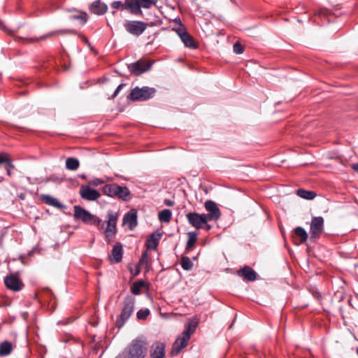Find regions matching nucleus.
Here are the masks:
<instances>
[{"label":"nucleus","mask_w":358,"mask_h":358,"mask_svg":"<svg viewBox=\"0 0 358 358\" xmlns=\"http://www.w3.org/2000/svg\"><path fill=\"white\" fill-rule=\"evenodd\" d=\"M204 206L206 210L208 212V214H206V215L208 217L207 219L208 221H216L220 217V210L214 201L208 200L205 202Z\"/></svg>","instance_id":"10"},{"label":"nucleus","mask_w":358,"mask_h":358,"mask_svg":"<svg viewBox=\"0 0 358 358\" xmlns=\"http://www.w3.org/2000/svg\"><path fill=\"white\" fill-rule=\"evenodd\" d=\"M297 195L306 199H313L315 197L316 194L313 191H308L303 189L297 190Z\"/></svg>","instance_id":"28"},{"label":"nucleus","mask_w":358,"mask_h":358,"mask_svg":"<svg viewBox=\"0 0 358 358\" xmlns=\"http://www.w3.org/2000/svg\"><path fill=\"white\" fill-rule=\"evenodd\" d=\"M111 6L115 9H124V3L120 1H115L111 3Z\"/></svg>","instance_id":"42"},{"label":"nucleus","mask_w":358,"mask_h":358,"mask_svg":"<svg viewBox=\"0 0 358 358\" xmlns=\"http://www.w3.org/2000/svg\"><path fill=\"white\" fill-rule=\"evenodd\" d=\"M4 180L3 176H0V182H1Z\"/></svg>","instance_id":"48"},{"label":"nucleus","mask_w":358,"mask_h":358,"mask_svg":"<svg viewBox=\"0 0 358 358\" xmlns=\"http://www.w3.org/2000/svg\"><path fill=\"white\" fill-rule=\"evenodd\" d=\"M150 312L148 309L140 310L139 311L137 312L136 315L138 319L139 320H145L146 317L150 314Z\"/></svg>","instance_id":"38"},{"label":"nucleus","mask_w":358,"mask_h":358,"mask_svg":"<svg viewBox=\"0 0 358 358\" xmlns=\"http://www.w3.org/2000/svg\"><path fill=\"white\" fill-rule=\"evenodd\" d=\"M73 216L76 220H80L85 224L96 225L99 229L103 228V224L98 217L91 214L82 207L75 206L73 207Z\"/></svg>","instance_id":"2"},{"label":"nucleus","mask_w":358,"mask_h":358,"mask_svg":"<svg viewBox=\"0 0 358 358\" xmlns=\"http://www.w3.org/2000/svg\"><path fill=\"white\" fill-rule=\"evenodd\" d=\"M135 299L132 296H127L124 301L123 308L119 317L116 321L117 326L120 328L124 322L130 317L134 309Z\"/></svg>","instance_id":"4"},{"label":"nucleus","mask_w":358,"mask_h":358,"mask_svg":"<svg viewBox=\"0 0 358 358\" xmlns=\"http://www.w3.org/2000/svg\"><path fill=\"white\" fill-rule=\"evenodd\" d=\"M117 220V215L110 213L108 214V220L107 222V227L104 231L108 238L113 237L116 231V223Z\"/></svg>","instance_id":"14"},{"label":"nucleus","mask_w":358,"mask_h":358,"mask_svg":"<svg viewBox=\"0 0 358 358\" xmlns=\"http://www.w3.org/2000/svg\"><path fill=\"white\" fill-rule=\"evenodd\" d=\"M41 200L46 204L56 207L57 208H64V206L56 199L48 194H42Z\"/></svg>","instance_id":"20"},{"label":"nucleus","mask_w":358,"mask_h":358,"mask_svg":"<svg viewBox=\"0 0 358 358\" xmlns=\"http://www.w3.org/2000/svg\"><path fill=\"white\" fill-rule=\"evenodd\" d=\"M12 344L8 341H4L0 344V356L8 355L12 351Z\"/></svg>","instance_id":"26"},{"label":"nucleus","mask_w":358,"mask_h":358,"mask_svg":"<svg viewBox=\"0 0 358 358\" xmlns=\"http://www.w3.org/2000/svg\"><path fill=\"white\" fill-rule=\"evenodd\" d=\"M357 354H358V349H357Z\"/></svg>","instance_id":"50"},{"label":"nucleus","mask_w":358,"mask_h":358,"mask_svg":"<svg viewBox=\"0 0 358 358\" xmlns=\"http://www.w3.org/2000/svg\"><path fill=\"white\" fill-rule=\"evenodd\" d=\"M123 224L128 226L129 229L132 230L137 225L136 213L134 211L127 213L123 218Z\"/></svg>","instance_id":"17"},{"label":"nucleus","mask_w":358,"mask_h":358,"mask_svg":"<svg viewBox=\"0 0 358 358\" xmlns=\"http://www.w3.org/2000/svg\"><path fill=\"white\" fill-rule=\"evenodd\" d=\"M197 239V234L194 232L188 233V241L187 243V247L188 248H192Z\"/></svg>","instance_id":"35"},{"label":"nucleus","mask_w":358,"mask_h":358,"mask_svg":"<svg viewBox=\"0 0 358 358\" xmlns=\"http://www.w3.org/2000/svg\"><path fill=\"white\" fill-rule=\"evenodd\" d=\"M190 339L188 334L186 333H182L177 339L175 341L172 345L171 354L174 356L178 355L183 348H185Z\"/></svg>","instance_id":"8"},{"label":"nucleus","mask_w":358,"mask_h":358,"mask_svg":"<svg viewBox=\"0 0 358 358\" xmlns=\"http://www.w3.org/2000/svg\"><path fill=\"white\" fill-rule=\"evenodd\" d=\"M352 169L358 172V164H355L352 165Z\"/></svg>","instance_id":"46"},{"label":"nucleus","mask_w":358,"mask_h":358,"mask_svg":"<svg viewBox=\"0 0 358 358\" xmlns=\"http://www.w3.org/2000/svg\"><path fill=\"white\" fill-rule=\"evenodd\" d=\"M124 28L131 34L139 36L146 29L147 24L142 21H128Z\"/></svg>","instance_id":"7"},{"label":"nucleus","mask_w":358,"mask_h":358,"mask_svg":"<svg viewBox=\"0 0 358 358\" xmlns=\"http://www.w3.org/2000/svg\"><path fill=\"white\" fill-rule=\"evenodd\" d=\"M141 266H145V267H148V259H147V252L145 251L140 260H139V263H138V267H141Z\"/></svg>","instance_id":"39"},{"label":"nucleus","mask_w":358,"mask_h":358,"mask_svg":"<svg viewBox=\"0 0 358 358\" xmlns=\"http://www.w3.org/2000/svg\"><path fill=\"white\" fill-rule=\"evenodd\" d=\"M14 167L15 166H14L13 163H12V166H8V162H6L4 164V168H5L6 171V173H7L8 176H10L12 175L10 169H14Z\"/></svg>","instance_id":"43"},{"label":"nucleus","mask_w":358,"mask_h":358,"mask_svg":"<svg viewBox=\"0 0 358 358\" xmlns=\"http://www.w3.org/2000/svg\"><path fill=\"white\" fill-rule=\"evenodd\" d=\"M65 33H74V31L73 30H60V31H52V32H50L46 35H44L41 37H40L39 38H29V43H34V42H36L38 41L39 39H45L48 37H51V36H55V35H59V34H65Z\"/></svg>","instance_id":"24"},{"label":"nucleus","mask_w":358,"mask_h":358,"mask_svg":"<svg viewBox=\"0 0 358 358\" xmlns=\"http://www.w3.org/2000/svg\"><path fill=\"white\" fill-rule=\"evenodd\" d=\"M176 32L186 47L189 48H197V45L193 37L186 31L185 29L182 25L176 29Z\"/></svg>","instance_id":"11"},{"label":"nucleus","mask_w":358,"mask_h":358,"mask_svg":"<svg viewBox=\"0 0 358 358\" xmlns=\"http://www.w3.org/2000/svg\"><path fill=\"white\" fill-rule=\"evenodd\" d=\"M138 3L140 5L139 9H141V8L148 9L155 5L157 3V0H138Z\"/></svg>","instance_id":"33"},{"label":"nucleus","mask_w":358,"mask_h":358,"mask_svg":"<svg viewBox=\"0 0 358 358\" xmlns=\"http://www.w3.org/2000/svg\"><path fill=\"white\" fill-rule=\"evenodd\" d=\"M111 256H112L113 260L115 263H118L122 260V247L120 243H117L114 245V247L112 250Z\"/></svg>","instance_id":"22"},{"label":"nucleus","mask_w":358,"mask_h":358,"mask_svg":"<svg viewBox=\"0 0 358 358\" xmlns=\"http://www.w3.org/2000/svg\"><path fill=\"white\" fill-rule=\"evenodd\" d=\"M324 228V220L322 217H313L310 222V238H316L322 234Z\"/></svg>","instance_id":"9"},{"label":"nucleus","mask_w":358,"mask_h":358,"mask_svg":"<svg viewBox=\"0 0 358 358\" xmlns=\"http://www.w3.org/2000/svg\"><path fill=\"white\" fill-rule=\"evenodd\" d=\"M152 65L151 61L139 59L129 65V69L135 76H139L150 69Z\"/></svg>","instance_id":"6"},{"label":"nucleus","mask_w":358,"mask_h":358,"mask_svg":"<svg viewBox=\"0 0 358 358\" xmlns=\"http://www.w3.org/2000/svg\"><path fill=\"white\" fill-rule=\"evenodd\" d=\"M104 183V181L99 178H94L88 182V185L90 186H99Z\"/></svg>","instance_id":"40"},{"label":"nucleus","mask_w":358,"mask_h":358,"mask_svg":"<svg viewBox=\"0 0 358 358\" xmlns=\"http://www.w3.org/2000/svg\"><path fill=\"white\" fill-rule=\"evenodd\" d=\"M165 345L162 343H157L152 346L150 358H164Z\"/></svg>","instance_id":"19"},{"label":"nucleus","mask_w":358,"mask_h":358,"mask_svg":"<svg viewBox=\"0 0 358 358\" xmlns=\"http://www.w3.org/2000/svg\"><path fill=\"white\" fill-rule=\"evenodd\" d=\"M155 92V89L152 87H143L139 88L136 87L131 91L127 99L132 101H145L152 97Z\"/></svg>","instance_id":"3"},{"label":"nucleus","mask_w":358,"mask_h":358,"mask_svg":"<svg viewBox=\"0 0 358 358\" xmlns=\"http://www.w3.org/2000/svg\"><path fill=\"white\" fill-rule=\"evenodd\" d=\"M138 0H125L124 1V9L129 10L131 14L134 15H141L142 10L139 9Z\"/></svg>","instance_id":"16"},{"label":"nucleus","mask_w":358,"mask_h":358,"mask_svg":"<svg viewBox=\"0 0 358 358\" xmlns=\"http://www.w3.org/2000/svg\"><path fill=\"white\" fill-rule=\"evenodd\" d=\"M234 52L236 54H241L243 52L244 47L240 43H236L233 47Z\"/></svg>","instance_id":"41"},{"label":"nucleus","mask_w":358,"mask_h":358,"mask_svg":"<svg viewBox=\"0 0 358 358\" xmlns=\"http://www.w3.org/2000/svg\"><path fill=\"white\" fill-rule=\"evenodd\" d=\"M124 84H120L117 87V89L115 90L114 94H113L112 96V98L114 99L117 94L118 93L120 92V91L124 87Z\"/></svg>","instance_id":"44"},{"label":"nucleus","mask_w":358,"mask_h":358,"mask_svg":"<svg viewBox=\"0 0 358 358\" xmlns=\"http://www.w3.org/2000/svg\"><path fill=\"white\" fill-rule=\"evenodd\" d=\"M162 234L160 233H153L148 239L146 246L149 249L156 250L161 238Z\"/></svg>","instance_id":"21"},{"label":"nucleus","mask_w":358,"mask_h":358,"mask_svg":"<svg viewBox=\"0 0 358 358\" xmlns=\"http://www.w3.org/2000/svg\"><path fill=\"white\" fill-rule=\"evenodd\" d=\"M82 38H83V41H85L86 43L88 42L87 39L85 37L83 36V37H82Z\"/></svg>","instance_id":"47"},{"label":"nucleus","mask_w":358,"mask_h":358,"mask_svg":"<svg viewBox=\"0 0 358 358\" xmlns=\"http://www.w3.org/2000/svg\"><path fill=\"white\" fill-rule=\"evenodd\" d=\"M294 233L296 236L300 238L301 243H304L305 241H306L308 238V234L303 228L301 227H297L294 229Z\"/></svg>","instance_id":"29"},{"label":"nucleus","mask_w":358,"mask_h":358,"mask_svg":"<svg viewBox=\"0 0 358 358\" xmlns=\"http://www.w3.org/2000/svg\"><path fill=\"white\" fill-rule=\"evenodd\" d=\"M117 189H119V185L113 183L105 185L103 188V192L109 196L114 197L117 195Z\"/></svg>","instance_id":"23"},{"label":"nucleus","mask_w":358,"mask_h":358,"mask_svg":"<svg viewBox=\"0 0 358 358\" xmlns=\"http://www.w3.org/2000/svg\"><path fill=\"white\" fill-rule=\"evenodd\" d=\"M79 161L73 157H69L66 160V169L75 171L79 167Z\"/></svg>","instance_id":"27"},{"label":"nucleus","mask_w":358,"mask_h":358,"mask_svg":"<svg viewBox=\"0 0 358 358\" xmlns=\"http://www.w3.org/2000/svg\"><path fill=\"white\" fill-rule=\"evenodd\" d=\"M148 353V343L143 338L134 339L116 358H145Z\"/></svg>","instance_id":"1"},{"label":"nucleus","mask_w":358,"mask_h":358,"mask_svg":"<svg viewBox=\"0 0 358 358\" xmlns=\"http://www.w3.org/2000/svg\"><path fill=\"white\" fill-rule=\"evenodd\" d=\"M238 275L248 281H254L257 278L256 272L249 266H245L238 271Z\"/></svg>","instance_id":"18"},{"label":"nucleus","mask_w":358,"mask_h":358,"mask_svg":"<svg viewBox=\"0 0 358 358\" xmlns=\"http://www.w3.org/2000/svg\"><path fill=\"white\" fill-rule=\"evenodd\" d=\"M139 272H140V269L138 268H137L135 275H137Z\"/></svg>","instance_id":"49"},{"label":"nucleus","mask_w":358,"mask_h":358,"mask_svg":"<svg viewBox=\"0 0 358 358\" xmlns=\"http://www.w3.org/2000/svg\"><path fill=\"white\" fill-rule=\"evenodd\" d=\"M71 19L80 20L81 24H84L88 20V15L85 12H80L78 15H73Z\"/></svg>","instance_id":"36"},{"label":"nucleus","mask_w":358,"mask_h":358,"mask_svg":"<svg viewBox=\"0 0 358 358\" xmlns=\"http://www.w3.org/2000/svg\"><path fill=\"white\" fill-rule=\"evenodd\" d=\"M4 283L8 289L15 292L21 290L24 285L20 278L13 274L5 278Z\"/></svg>","instance_id":"13"},{"label":"nucleus","mask_w":358,"mask_h":358,"mask_svg":"<svg viewBox=\"0 0 358 358\" xmlns=\"http://www.w3.org/2000/svg\"><path fill=\"white\" fill-rule=\"evenodd\" d=\"M187 218L189 223L196 229H201L206 227V230H210V226L207 223L208 220L206 214H199L196 213H189L187 214Z\"/></svg>","instance_id":"5"},{"label":"nucleus","mask_w":358,"mask_h":358,"mask_svg":"<svg viewBox=\"0 0 358 358\" xmlns=\"http://www.w3.org/2000/svg\"><path fill=\"white\" fill-rule=\"evenodd\" d=\"M145 285V282L143 280L135 282L131 287L132 294L138 295L141 293V289Z\"/></svg>","instance_id":"30"},{"label":"nucleus","mask_w":358,"mask_h":358,"mask_svg":"<svg viewBox=\"0 0 358 358\" xmlns=\"http://www.w3.org/2000/svg\"><path fill=\"white\" fill-rule=\"evenodd\" d=\"M79 193L80 196L87 201H95L101 196L97 190L92 189L89 185H82Z\"/></svg>","instance_id":"12"},{"label":"nucleus","mask_w":358,"mask_h":358,"mask_svg":"<svg viewBox=\"0 0 358 358\" xmlns=\"http://www.w3.org/2000/svg\"><path fill=\"white\" fill-rule=\"evenodd\" d=\"M181 266L184 270L189 271L192 269L193 264L187 257H182L180 262Z\"/></svg>","instance_id":"34"},{"label":"nucleus","mask_w":358,"mask_h":358,"mask_svg":"<svg viewBox=\"0 0 358 358\" xmlns=\"http://www.w3.org/2000/svg\"><path fill=\"white\" fill-rule=\"evenodd\" d=\"M129 194V191L126 187L119 185V189L117 190L116 197L126 200Z\"/></svg>","instance_id":"31"},{"label":"nucleus","mask_w":358,"mask_h":358,"mask_svg":"<svg viewBox=\"0 0 358 358\" xmlns=\"http://www.w3.org/2000/svg\"><path fill=\"white\" fill-rule=\"evenodd\" d=\"M6 162H8L9 166H12V161L10 155L7 152H0V165H4Z\"/></svg>","instance_id":"37"},{"label":"nucleus","mask_w":358,"mask_h":358,"mask_svg":"<svg viewBox=\"0 0 358 358\" xmlns=\"http://www.w3.org/2000/svg\"><path fill=\"white\" fill-rule=\"evenodd\" d=\"M197 326V322L191 320L187 324L186 329L183 331L182 333H186L188 334L189 337L194 332L196 327Z\"/></svg>","instance_id":"32"},{"label":"nucleus","mask_w":358,"mask_h":358,"mask_svg":"<svg viewBox=\"0 0 358 358\" xmlns=\"http://www.w3.org/2000/svg\"><path fill=\"white\" fill-rule=\"evenodd\" d=\"M172 217V213L169 209H164L158 213V218L160 222L168 223Z\"/></svg>","instance_id":"25"},{"label":"nucleus","mask_w":358,"mask_h":358,"mask_svg":"<svg viewBox=\"0 0 358 358\" xmlns=\"http://www.w3.org/2000/svg\"><path fill=\"white\" fill-rule=\"evenodd\" d=\"M164 203L167 206H173L174 205V201L170 199H165Z\"/></svg>","instance_id":"45"},{"label":"nucleus","mask_w":358,"mask_h":358,"mask_svg":"<svg viewBox=\"0 0 358 358\" xmlns=\"http://www.w3.org/2000/svg\"><path fill=\"white\" fill-rule=\"evenodd\" d=\"M89 9L91 13L95 15H101L107 12L108 6L100 0H97L90 4Z\"/></svg>","instance_id":"15"}]
</instances>
